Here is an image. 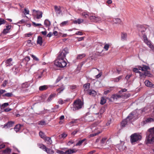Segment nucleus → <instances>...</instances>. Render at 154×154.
Returning <instances> with one entry per match:
<instances>
[{"label": "nucleus", "mask_w": 154, "mask_h": 154, "mask_svg": "<svg viewBox=\"0 0 154 154\" xmlns=\"http://www.w3.org/2000/svg\"><path fill=\"white\" fill-rule=\"evenodd\" d=\"M100 133H101V131H99L97 133H95L91 134L89 135V137H92L94 136H96V135L98 134H99Z\"/></svg>", "instance_id": "nucleus-45"}, {"label": "nucleus", "mask_w": 154, "mask_h": 154, "mask_svg": "<svg viewBox=\"0 0 154 154\" xmlns=\"http://www.w3.org/2000/svg\"><path fill=\"white\" fill-rule=\"evenodd\" d=\"M86 140L85 139H84L82 140H80L79 141L78 143L75 144V146H76L81 145L82 143Z\"/></svg>", "instance_id": "nucleus-36"}, {"label": "nucleus", "mask_w": 154, "mask_h": 154, "mask_svg": "<svg viewBox=\"0 0 154 154\" xmlns=\"http://www.w3.org/2000/svg\"><path fill=\"white\" fill-rule=\"evenodd\" d=\"M83 104V102L80 100L75 101L73 104V110H76L82 108Z\"/></svg>", "instance_id": "nucleus-5"}, {"label": "nucleus", "mask_w": 154, "mask_h": 154, "mask_svg": "<svg viewBox=\"0 0 154 154\" xmlns=\"http://www.w3.org/2000/svg\"><path fill=\"white\" fill-rule=\"evenodd\" d=\"M89 19L92 21L95 22L99 23L101 21V18L99 17H96L94 16H89Z\"/></svg>", "instance_id": "nucleus-9"}, {"label": "nucleus", "mask_w": 154, "mask_h": 154, "mask_svg": "<svg viewBox=\"0 0 154 154\" xmlns=\"http://www.w3.org/2000/svg\"><path fill=\"white\" fill-rule=\"evenodd\" d=\"M56 95V94L55 93L51 94L50 95L48 99L47 100V102H49L51 101L55 97Z\"/></svg>", "instance_id": "nucleus-14"}, {"label": "nucleus", "mask_w": 154, "mask_h": 154, "mask_svg": "<svg viewBox=\"0 0 154 154\" xmlns=\"http://www.w3.org/2000/svg\"><path fill=\"white\" fill-rule=\"evenodd\" d=\"M102 75V73L101 72H100L97 75H96L95 76V78L98 79L100 78Z\"/></svg>", "instance_id": "nucleus-54"}, {"label": "nucleus", "mask_w": 154, "mask_h": 154, "mask_svg": "<svg viewBox=\"0 0 154 154\" xmlns=\"http://www.w3.org/2000/svg\"><path fill=\"white\" fill-rule=\"evenodd\" d=\"M146 140L147 143H151L154 142V127L149 129Z\"/></svg>", "instance_id": "nucleus-3"}, {"label": "nucleus", "mask_w": 154, "mask_h": 154, "mask_svg": "<svg viewBox=\"0 0 154 154\" xmlns=\"http://www.w3.org/2000/svg\"><path fill=\"white\" fill-rule=\"evenodd\" d=\"M6 92L5 90H0V95H1L2 94H3L4 93Z\"/></svg>", "instance_id": "nucleus-62"}, {"label": "nucleus", "mask_w": 154, "mask_h": 154, "mask_svg": "<svg viewBox=\"0 0 154 154\" xmlns=\"http://www.w3.org/2000/svg\"><path fill=\"white\" fill-rule=\"evenodd\" d=\"M24 60L26 61H28L30 60V57L28 56H27L25 58Z\"/></svg>", "instance_id": "nucleus-64"}, {"label": "nucleus", "mask_w": 154, "mask_h": 154, "mask_svg": "<svg viewBox=\"0 0 154 154\" xmlns=\"http://www.w3.org/2000/svg\"><path fill=\"white\" fill-rule=\"evenodd\" d=\"M106 99L103 97H102L101 98L100 103L101 105H103L106 102Z\"/></svg>", "instance_id": "nucleus-31"}, {"label": "nucleus", "mask_w": 154, "mask_h": 154, "mask_svg": "<svg viewBox=\"0 0 154 154\" xmlns=\"http://www.w3.org/2000/svg\"><path fill=\"white\" fill-rule=\"evenodd\" d=\"M53 35V33L51 32H50L47 35V36L49 37H50L52 35Z\"/></svg>", "instance_id": "nucleus-63"}, {"label": "nucleus", "mask_w": 154, "mask_h": 154, "mask_svg": "<svg viewBox=\"0 0 154 154\" xmlns=\"http://www.w3.org/2000/svg\"><path fill=\"white\" fill-rule=\"evenodd\" d=\"M38 124L41 125H45L46 124L45 121H42L38 122Z\"/></svg>", "instance_id": "nucleus-44"}, {"label": "nucleus", "mask_w": 154, "mask_h": 154, "mask_svg": "<svg viewBox=\"0 0 154 154\" xmlns=\"http://www.w3.org/2000/svg\"><path fill=\"white\" fill-rule=\"evenodd\" d=\"M143 38L144 40V42H145L146 41H147L148 40L147 37H146V36L145 35H144L143 36Z\"/></svg>", "instance_id": "nucleus-55"}, {"label": "nucleus", "mask_w": 154, "mask_h": 154, "mask_svg": "<svg viewBox=\"0 0 154 154\" xmlns=\"http://www.w3.org/2000/svg\"><path fill=\"white\" fill-rule=\"evenodd\" d=\"M37 43L38 44H39L40 45H42V38L40 36H38V37Z\"/></svg>", "instance_id": "nucleus-19"}, {"label": "nucleus", "mask_w": 154, "mask_h": 154, "mask_svg": "<svg viewBox=\"0 0 154 154\" xmlns=\"http://www.w3.org/2000/svg\"><path fill=\"white\" fill-rule=\"evenodd\" d=\"M21 126V125L20 124L16 125L14 128V130L16 132H18L20 131Z\"/></svg>", "instance_id": "nucleus-25"}, {"label": "nucleus", "mask_w": 154, "mask_h": 154, "mask_svg": "<svg viewBox=\"0 0 154 154\" xmlns=\"http://www.w3.org/2000/svg\"><path fill=\"white\" fill-rule=\"evenodd\" d=\"M152 50L154 49V46L152 45L150 41L148 40L144 42Z\"/></svg>", "instance_id": "nucleus-17"}, {"label": "nucleus", "mask_w": 154, "mask_h": 154, "mask_svg": "<svg viewBox=\"0 0 154 154\" xmlns=\"http://www.w3.org/2000/svg\"><path fill=\"white\" fill-rule=\"evenodd\" d=\"M133 115L132 113L130 114L129 116L126 119L123 120L122 122L121 125L122 127H124L127 123V121L128 120H131L132 119Z\"/></svg>", "instance_id": "nucleus-8"}, {"label": "nucleus", "mask_w": 154, "mask_h": 154, "mask_svg": "<svg viewBox=\"0 0 154 154\" xmlns=\"http://www.w3.org/2000/svg\"><path fill=\"white\" fill-rule=\"evenodd\" d=\"M122 77L123 76L122 75L114 79L113 80V81L115 82H118L122 78Z\"/></svg>", "instance_id": "nucleus-35"}, {"label": "nucleus", "mask_w": 154, "mask_h": 154, "mask_svg": "<svg viewBox=\"0 0 154 154\" xmlns=\"http://www.w3.org/2000/svg\"><path fill=\"white\" fill-rule=\"evenodd\" d=\"M64 89V88H59L57 89V91L59 93H60L61 92L63 91Z\"/></svg>", "instance_id": "nucleus-52"}, {"label": "nucleus", "mask_w": 154, "mask_h": 154, "mask_svg": "<svg viewBox=\"0 0 154 154\" xmlns=\"http://www.w3.org/2000/svg\"><path fill=\"white\" fill-rule=\"evenodd\" d=\"M31 56L33 58V59L35 60H36L37 61H39V59H38V58H37L35 56H34V55H31Z\"/></svg>", "instance_id": "nucleus-51"}, {"label": "nucleus", "mask_w": 154, "mask_h": 154, "mask_svg": "<svg viewBox=\"0 0 154 154\" xmlns=\"http://www.w3.org/2000/svg\"><path fill=\"white\" fill-rule=\"evenodd\" d=\"M105 111V108H104L102 107L101 108L99 112L98 113H97L96 115H99L98 117L99 118H100L102 116V115L103 113Z\"/></svg>", "instance_id": "nucleus-15"}, {"label": "nucleus", "mask_w": 154, "mask_h": 154, "mask_svg": "<svg viewBox=\"0 0 154 154\" xmlns=\"http://www.w3.org/2000/svg\"><path fill=\"white\" fill-rule=\"evenodd\" d=\"M102 75V73L101 72H100L97 75H96L95 76V78L98 79L100 78Z\"/></svg>", "instance_id": "nucleus-53"}, {"label": "nucleus", "mask_w": 154, "mask_h": 154, "mask_svg": "<svg viewBox=\"0 0 154 154\" xmlns=\"http://www.w3.org/2000/svg\"><path fill=\"white\" fill-rule=\"evenodd\" d=\"M113 22L116 23L121 24L122 23V21L120 19L116 18L113 20Z\"/></svg>", "instance_id": "nucleus-32"}, {"label": "nucleus", "mask_w": 154, "mask_h": 154, "mask_svg": "<svg viewBox=\"0 0 154 154\" xmlns=\"http://www.w3.org/2000/svg\"><path fill=\"white\" fill-rule=\"evenodd\" d=\"M8 105L9 104L8 103H4L2 105V106H1V107L4 108H5V107L8 106Z\"/></svg>", "instance_id": "nucleus-46"}, {"label": "nucleus", "mask_w": 154, "mask_h": 154, "mask_svg": "<svg viewBox=\"0 0 154 154\" xmlns=\"http://www.w3.org/2000/svg\"><path fill=\"white\" fill-rule=\"evenodd\" d=\"M154 121V119L151 118H149L146 119V122H150Z\"/></svg>", "instance_id": "nucleus-49"}, {"label": "nucleus", "mask_w": 154, "mask_h": 154, "mask_svg": "<svg viewBox=\"0 0 154 154\" xmlns=\"http://www.w3.org/2000/svg\"><path fill=\"white\" fill-rule=\"evenodd\" d=\"M83 21L84 20L83 19H79L77 20H74L73 21V23L74 24H79L82 23Z\"/></svg>", "instance_id": "nucleus-24"}, {"label": "nucleus", "mask_w": 154, "mask_h": 154, "mask_svg": "<svg viewBox=\"0 0 154 154\" xmlns=\"http://www.w3.org/2000/svg\"><path fill=\"white\" fill-rule=\"evenodd\" d=\"M69 53L68 48L66 47L64 48L59 54L57 59L55 61V65L60 68H63L66 66L67 63L65 59L66 55Z\"/></svg>", "instance_id": "nucleus-1"}, {"label": "nucleus", "mask_w": 154, "mask_h": 154, "mask_svg": "<svg viewBox=\"0 0 154 154\" xmlns=\"http://www.w3.org/2000/svg\"><path fill=\"white\" fill-rule=\"evenodd\" d=\"M28 87V84L26 82L23 83L22 85V87L23 88H27Z\"/></svg>", "instance_id": "nucleus-42"}, {"label": "nucleus", "mask_w": 154, "mask_h": 154, "mask_svg": "<svg viewBox=\"0 0 154 154\" xmlns=\"http://www.w3.org/2000/svg\"><path fill=\"white\" fill-rule=\"evenodd\" d=\"M141 135L138 133H135L130 136V141L132 144H134L136 142L140 141L141 139Z\"/></svg>", "instance_id": "nucleus-4"}, {"label": "nucleus", "mask_w": 154, "mask_h": 154, "mask_svg": "<svg viewBox=\"0 0 154 154\" xmlns=\"http://www.w3.org/2000/svg\"><path fill=\"white\" fill-rule=\"evenodd\" d=\"M23 13L25 14H29V11L28 10L26 9V8H25L24 9V11Z\"/></svg>", "instance_id": "nucleus-50"}, {"label": "nucleus", "mask_w": 154, "mask_h": 154, "mask_svg": "<svg viewBox=\"0 0 154 154\" xmlns=\"http://www.w3.org/2000/svg\"><path fill=\"white\" fill-rule=\"evenodd\" d=\"M11 150L10 149L7 148L5 150H4L3 152L5 153H9L11 152Z\"/></svg>", "instance_id": "nucleus-40"}, {"label": "nucleus", "mask_w": 154, "mask_h": 154, "mask_svg": "<svg viewBox=\"0 0 154 154\" xmlns=\"http://www.w3.org/2000/svg\"><path fill=\"white\" fill-rule=\"evenodd\" d=\"M127 34L126 33H122L121 35V38L123 40H125L127 38Z\"/></svg>", "instance_id": "nucleus-30"}, {"label": "nucleus", "mask_w": 154, "mask_h": 154, "mask_svg": "<svg viewBox=\"0 0 154 154\" xmlns=\"http://www.w3.org/2000/svg\"><path fill=\"white\" fill-rule=\"evenodd\" d=\"M144 75L147 76H149L150 75V73L149 72H145L144 74Z\"/></svg>", "instance_id": "nucleus-57"}, {"label": "nucleus", "mask_w": 154, "mask_h": 154, "mask_svg": "<svg viewBox=\"0 0 154 154\" xmlns=\"http://www.w3.org/2000/svg\"><path fill=\"white\" fill-rule=\"evenodd\" d=\"M39 135L41 137L44 139L46 137L45 135L42 132L40 131L39 132Z\"/></svg>", "instance_id": "nucleus-41"}, {"label": "nucleus", "mask_w": 154, "mask_h": 154, "mask_svg": "<svg viewBox=\"0 0 154 154\" xmlns=\"http://www.w3.org/2000/svg\"><path fill=\"white\" fill-rule=\"evenodd\" d=\"M69 23V21H68V20L64 21H63L62 23H61L60 24V25L61 27H63L64 26H67V25H68Z\"/></svg>", "instance_id": "nucleus-20"}, {"label": "nucleus", "mask_w": 154, "mask_h": 154, "mask_svg": "<svg viewBox=\"0 0 154 154\" xmlns=\"http://www.w3.org/2000/svg\"><path fill=\"white\" fill-rule=\"evenodd\" d=\"M12 95L13 94L12 93H7L3 95L4 96H6L8 97H11Z\"/></svg>", "instance_id": "nucleus-39"}, {"label": "nucleus", "mask_w": 154, "mask_h": 154, "mask_svg": "<svg viewBox=\"0 0 154 154\" xmlns=\"http://www.w3.org/2000/svg\"><path fill=\"white\" fill-rule=\"evenodd\" d=\"M74 143V141L72 140H70L67 143V144L69 146H70L71 144Z\"/></svg>", "instance_id": "nucleus-59"}, {"label": "nucleus", "mask_w": 154, "mask_h": 154, "mask_svg": "<svg viewBox=\"0 0 154 154\" xmlns=\"http://www.w3.org/2000/svg\"><path fill=\"white\" fill-rule=\"evenodd\" d=\"M127 89L125 88L119 91L118 94H116L112 95L111 98L115 100H117L118 99L123 98H127L129 97V95L126 94H122V93L127 91Z\"/></svg>", "instance_id": "nucleus-2"}, {"label": "nucleus", "mask_w": 154, "mask_h": 154, "mask_svg": "<svg viewBox=\"0 0 154 154\" xmlns=\"http://www.w3.org/2000/svg\"><path fill=\"white\" fill-rule=\"evenodd\" d=\"M67 136V134L66 133H64L63 134L60 135L58 136V137L59 139H64L65 138H66Z\"/></svg>", "instance_id": "nucleus-27"}, {"label": "nucleus", "mask_w": 154, "mask_h": 154, "mask_svg": "<svg viewBox=\"0 0 154 154\" xmlns=\"http://www.w3.org/2000/svg\"><path fill=\"white\" fill-rule=\"evenodd\" d=\"M149 69V67L146 65H143L142 66H139V69L140 70L144 71L145 72Z\"/></svg>", "instance_id": "nucleus-12"}, {"label": "nucleus", "mask_w": 154, "mask_h": 154, "mask_svg": "<svg viewBox=\"0 0 154 154\" xmlns=\"http://www.w3.org/2000/svg\"><path fill=\"white\" fill-rule=\"evenodd\" d=\"M109 47V44H106L104 46V48L106 51H107L108 50Z\"/></svg>", "instance_id": "nucleus-43"}, {"label": "nucleus", "mask_w": 154, "mask_h": 154, "mask_svg": "<svg viewBox=\"0 0 154 154\" xmlns=\"http://www.w3.org/2000/svg\"><path fill=\"white\" fill-rule=\"evenodd\" d=\"M139 70H140L139 69V66H138V68H134L133 69V70L134 72H135L137 73H138L139 72V71H138Z\"/></svg>", "instance_id": "nucleus-48"}, {"label": "nucleus", "mask_w": 154, "mask_h": 154, "mask_svg": "<svg viewBox=\"0 0 154 154\" xmlns=\"http://www.w3.org/2000/svg\"><path fill=\"white\" fill-rule=\"evenodd\" d=\"M12 59L11 58L7 60L5 62L6 66H11L13 65V63L12 62Z\"/></svg>", "instance_id": "nucleus-11"}, {"label": "nucleus", "mask_w": 154, "mask_h": 154, "mask_svg": "<svg viewBox=\"0 0 154 154\" xmlns=\"http://www.w3.org/2000/svg\"><path fill=\"white\" fill-rule=\"evenodd\" d=\"M77 120H72L69 123V125L71 126H72L74 124L77 123Z\"/></svg>", "instance_id": "nucleus-37"}, {"label": "nucleus", "mask_w": 154, "mask_h": 154, "mask_svg": "<svg viewBox=\"0 0 154 154\" xmlns=\"http://www.w3.org/2000/svg\"><path fill=\"white\" fill-rule=\"evenodd\" d=\"M90 84L89 83H87L84 85V91L88 92L90 88Z\"/></svg>", "instance_id": "nucleus-21"}, {"label": "nucleus", "mask_w": 154, "mask_h": 154, "mask_svg": "<svg viewBox=\"0 0 154 154\" xmlns=\"http://www.w3.org/2000/svg\"><path fill=\"white\" fill-rule=\"evenodd\" d=\"M77 151L75 149H69L65 152V154H71L76 152Z\"/></svg>", "instance_id": "nucleus-13"}, {"label": "nucleus", "mask_w": 154, "mask_h": 154, "mask_svg": "<svg viewBox=\"0 0 154 154\" xmlns=\"http://www.w3.org/2000/svg\"><path fill=\"white\" fill-rule=\"evenodd\" d=\"M75 34L81 35H83V33L82 32L78 31L75 33Z\"/></svg>", "instance_id": "nucleus-56"}, {"label": "nucleus", "mask_w": 154, "mask_h": 154, "mask_svg": "<svg viewBox=\"0 0 154 154\" xmlns=\"http://www.w3.org/2000/svg\"><path fill=\"white\" fill-rule=\"evenodd\" d=\"M11 27V25L6 24V28L3 31V33L4 34H6L9 32V30L10 29Z\"/></svg>", "instance_id": "nucleus-10"}, {"label": "nucleus", "mask_w": 154, "mask_h": 154, "mask_svg": "<svg viewBox=\"0 0 154 154\" xmlns=\"http://www.w3.org/2000/svg\"><path fill=\"white\" fill-rule=\"evenodd\" d=\"M131 75H128L126 76V77L125 78V79L127 80L128 81V79H129V78L131 77Z\"/></svg>", "instance_id": "nucleus-58"}, {"label": "nucleus", "mask_w": 154, "mask_h": 154, "mask_svg": "<svg viewBox=\"0 0 154 154\" xmlns=\"http://www.w3.org/2000/svg\"><path fill=\"white\" fill-rule=\"evenodd\" d=\"M106 139V138L104 137L102 138L101 140V142L102 143H104Z\"/></svg>", "instance_id": "nucleus-61"}, {"label": "nucleus", "mask_w": 154, "mask_h": 154, "mask_svg": "<svg viewBox=\"0 0 154 154\" xmlns=\"http://www.w3.org/2000/svg\"><path fill=\"white\" fill-rule=\"evenodd\" d=\"M44 139L48 144H51L52 143V141L50 137H46Z\"/></svg>", "instance_id": "nucleus-18"}, {"label": "nucleus", "mask_w": 154, "mask_h": 154, "mask_svg": "<svg viewBox=\"0 0 154 154\" xmlns=\"http://www.w3.org/2000/svg\"><path fill=\"white\" fill-rule=\"evenodd\" d=\"M14 122L13 121H10L5 125V127H7V128H10L12 127L14 124Z\"/></svg>", "instance_id": "nucleus-23"}, {"label": "nucleus", "mask_w": 154, "mask_h": 154, "mask_svg": "<svg viewBox=\"0 0 154 154\" xmlns=\"http://www.w3.org/2000/svg\"><path fill=\"white\" fill-rule=\"evenodd\" d=\"M33 25L35 27H37L42 26V24L40 23H36L34 22H32Z\"/></svg>", "instance_id": "nucleus-47"}, {"label": "nucleus", "mask_w": 154, "mask_h": 154, "mask_svg": "<svg viewBox=\"0 0 154 154\" xmlns=\"http://www.w3.org/2000/svg\"><path fill=\"white\" fill-rule=\"evenodd\" d=\"M12 71L14 74L15 75L18 72L19 70L18 69L16 66H14L13 67L12 69Z\"/></svg>", "instance_id": "nucleus-26"}, {"label": "nucleus", "mask_w": 154, "mask_h": 154, "mask_svg": "<svg viewBox=\"0 0 154 154\" xmlns=\"http://www.w3.org/2000/svg\"><path fill=\"white\" fill-rule=\"evenodd\" d=\"M44 24L46 27L49 26L51 25L50 22L48 19H46L45 20Z\"/></svg>", "instance_id": "nucleus-29"}, {"label": "nucleus", "mask_w": 154, "mask_h": 154, "mask_svg": "<svg viewBox=\"0 0 154 154\" xmlns=\"http://www.w3.org/2000/svg\"><path fill=\"white\" fill-rule=\"evenodd\" d=\"M145 85L148 87H150L152 86V83L148 80H146L145 82Z\"/></svg>", "instance_id": "nucleus-28"}, {"label": "nucleus", "mask_w": 154, "mask_h": 154, "mask_svg": "<svg viewBox=\"0 0 154 154\" xmlns=\"http://www.w3.org/2000/svg\"><path fill=\"white\" fill-rule=\"evenodd\" d=\"M85 18H87L88 17H89L90 15L89 16L88 14V13L86 12H83L81 14Z\"/></svg>", "instance_id": "nucleus-34"}, {"label": "nucleus", "mask_w": 154, "mask_h": 154, "mask_svg": "<svg viewBox=\"0 0 154 154\" xmlns=\"http://www.w3.org/2000/svg\"><path fill=\"white\" fill-rule=\"evenodd\" d=\"M87 92L89 95L92 96H94L97 94L96 91L94 90H89Z\"/></svg>", "instance_id": "nucleus-22"}, {"label": "nucleus", "mask_w": 154, "mask_h": 154, "mask_svg": "<svg viewBox=\"0 0 154 154\" xmlns=\"http://www.w3.org/2000/svg\"><path fill=\"white\" fill-rule=\"evenodd\" d=\"M48 88L47 86L44 85L42 86L39 87V89L40 91H43L47 89Z\"/></svg>", "instance_id": "nucleus-33"}, {"label": "nucleus", "mask_w": 154, "mask_h": 154, "mask_svg": "<svg viewBox=\"0 0 154 154\" xmlns=\"http://www.w3.org/2000/svg\"><path fill=\"white\" fill-rule=\"evenodd\" d=\"M38 146L40 148L45 151L48 154H53L54 152L53 150L47 148L43 144H39Z\"/></svg>", "instance_id": "nucleus-6"}, {"label": "nucleus", "mask_w": 154, "mask_h": 154, "mask_svg": "<svg viewBox=\"0 0 154 154\" xmlns=\"http://www.w3.org/2000/svg\"><path fill=\"white\" fill-rule=\"evenodd\" d=\"M99 72V70L97 69H94V74H96V73H97V72Z\"/></svg>", "instance_id": "nucleus-60"}, {"label": "nucleus", "mask_w": 154, "mask_h": 154, "mask_svg": "<svg viewBox=\"0 0 154 154\" xmlns=\"http://www.w3.org/2000/svg\"><path fill=\"white\" fill-rule=\"evenodd\" d=\"M43 13L42 11H36L35 10H33L32 15L34 18L39 19L42 17Z\"/></svg>", "instance_id": "nucleus-7"}, {"label": "nucleus", "mask_w": 154, "mask_h": 154, "mask_svg": "<svg viewBox=\"0 0 154 154\" xmlns=\"http://www.w3.org/2000/svg\"><path fill=\"white\" fill-rule=\"evenodd\" d=\"M54 9L56 13L58 14H60L62 11L60 9V7H58L57 6H54Z\"/></svg>", "instance_id": "nucleus-16"}, {"label": "nucleus", "mask_w": 154, "mask_h": 154, "mask_svg": "<svg viewBox=\"0 0 154 154\" xmlns=\"http://www.w3.org/2000/svg\"><path fill=\"white\" fill-rule=\"evenodd\" d=\"M85 54H82L79 55L77 57V59H81L85 57Z\"/></svg>", "instance_id": "nucleus-38"}]
</instances>
